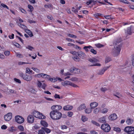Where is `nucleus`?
<instances>
[{"label":"nucleus","mask_w":134,"mask_h":134,"mask_svg":"<svg viewBox=\"0 0 134 134\" xmlns=\"http://www.w3.org/2000/svg\"><path fill=\"white\" fill-rule=\"evenodd\" d=\"M122 45L120 42L116 41L114 43V49L112 51V52L114 56H117L119 54Z\"/></svg>","instance_id":"1"},{"label":"nucleus","mask_w":134,"mask_h":134,"mask_svg":"<svg viewBox=\"0 0 134 134\" xmlns=\"http://www.w3.org/2000/svg\"><path fill=\"white\" fill-rule=\"evenodd\" d=\"M51 118L54 120H57L60 119L62 117V114L59 111L52 110L50 113Z\"/></svg>","instance_id":"2"},{"label":"nucleus","mask_w":134,"mask_h":134,"mask_svg":"<svg viewBox=\"0 0 134 134\" xmlns=\"http://www.w3.org/2000/svg\"><path fill=\"white\" fill-rule=\"evenodd\" d=\"M33 114L35 117L40 119H43L46 118V116L44 115L37 111H34Z\"/></svg>","instance_id":"3"},{"label":"nucleus","mask_w":134,"mask_h":134,"mask_svg":"<svg viewBox=\"0 0 134 134\" xmlns=\"http://www.w3.org/2000/svg\"><path fill=\"white\" fill-rule=\"evenodd\" d=\"M19 75L24 79L27 81H30L32 79V76L30 75H28L26 74H24L23 73H21L19 74Z\"/></svg>","instance_id":"4"},{"label":"nucleus","mask_w":134,"mask_h":134,"mask_svg":"<svg viewBox=\"0 0 134 134\" xmlns=\"http://www.w3.org/2000/svg\"><path fill=\"white\" fill-rule=\"evenodd\" d=\"M102 129L105 132H109L111 129L110 126L108 124H102L101 127Z\"/></svg>","instance_id":"5"},{"label":"nucleus","mask_w":134,"mask_h":134,"mask_svg":"<svg viewBox=\"0 0 134 134\" xmlns=\"http://www.w3.org/2000/svg\"><path fill=\"white\" fill-rule=\"evenodd\" d=\"M124 130L127 134H134V127L132 126H127Z\"/></svg>","instance_id":"6"},{"label":"nucleus","mask_w":134,"mask_h":134,"mask_svg":"<svg viewBox=\"0 0 134 134\" xmlns=\"http://www.w3.org/2000/svg\"><path fill=\"white\" fill-rule=\"evenodd\" d=\"M83 48L87 52H88L90 51L92 53L94 54H97L96 51L91 46H85L83 47Z\"/></svg>","instance_id":"7"},{"label":"nucleus","mask_w":134,"mask_h":134,"mask_svg":"<svg viewBox=\"0 0 134 134\" xmlns=\"http://www.w3.org/2000/svg\"><path fill=\"white\" fill-rule=\"evenodd\" d=\"M62 85L65 86L69 87V86H70L74 87H78V86L76 84L72 83L70 81H65L64 82H62Z\"/></svg>","instance_id":"8"},{"label":"nucleus","mask_w":134,"mask_h":134,"mask_svg":"<svg viewBox=\"0 0 134 134\" xmlns=\"http://www.w3.org/2000/svg\"><path fill=\"white\" fill-rule=\"evenodd\" d=\"M15 121L18 123L21 124L23 123L24 121V118L22 116L17 115L15 116Z\"/></svg>","instance_id":"9"},{"label":"nucleus","mask_w":134,"mask_h":134,"mask_svg":"<svg viewBox=\"0 0 134 134\" xmlns=\"http://www.w3.org/2000/svg\"><path fill=\"white\" fill-rule=\"evenodd\" d=\"M62 108V107L59 105H54L52 106L51 109L52 110L59 111Z\"/></svg>","instance_id":"10"},{"label":"nucleus","mask_w":134,"mask_h":134,"mask_svg":"<svg viewBox=\"0 0 134 134\" xmlns=\"http://www.w3.org/2000/svg\"><path fill=\"white\" fill-rule=\"evenodd\" d=\"M5 120L7 121L10 120L12 118V114L9 113L5 115L4 116Z\"/></svg>","instance_id":"11"},{"label":"nucleus","mask_w":134,"mask_h":134,"mask_svg":"<svg viewBox=\"0 0 134 134\" xmlns=\"http://www.w3.org/2000/svg\"><path fill=\"white\" fill-rule=\"evenodd\" d=\"M110 66L104 67L103 68L99 71L98 74L99 75H102L104 74L105 71L107 70L110 67Z\"/></svg>","instance_id":"12"},{"label":"nucleus","mask_w":134,"mask_h":134,"mask_svg":"<svg viewBox=\"0 0 134 134\" xmlns=\"http://www.w3.org/2000/svg\"><path fill=\"white\" fill-rule=\"evenodd\" d=\"M27 122L29 123H32L34 122V119L31 115H30L28 116L27 118Z\"/></svg>","instance_id":"13"},{"label":"nucleus","mask_w":134,"mask_h":134,"mask_svg":"<svg viewBox=\"0 0 134 134\" xmlns=\"http://www.w3.org/2000/svg\"><path fill=\"white\" fill-rule=\"evenodd\" d=\"M117 118V115L115 114H113L109 116V119L111 120H113L116 119Z\"/></svg>","instance_id":"14"},{"label":"nucleus","mask_w":134,"mask_h":134,"mask_svg":"<svg viewBox=\"0 0 134 134\" xmlns=\"http://www.w3.org/2000/svg\"><path fill=\"white\" fill-rule=\"evenodd\" d=\"M78 55L80 58L84 59L86 57V55L85 53L81 51H80L78 52Z\"/></svg>","instance_id":"15"},{"label":"nucleus","mask_w":134,"mask_h":134,"mask_svg":"<svg viewBox=\"0 0 134 134\" xmlns=\"http://www.w3.org/2000/svg\"><path fill=\"white\" fill-rule=\"evenodd\" d=\"M133 28V26H131L130 27H128L127 29V31L125 32L127 33L129 35H131L132 34V31Z\"/></svg>","instance_id":"16"},{"label":"nucleus","mask_w":134,"mask_h":134,"mask_svg":"<svg viewBox=\"0 0 134 134\" xmlns=\"http://www.w3.org/2000/svg\"><path fill=\"white\" fill-rule=\"evenodd\" d=\"M72 106L69 105L65 106L63 107V109L64 110H70L72 109Z\"/></svg>","instance_id":"17"},{"label":"nucleus","mask_w":134,"mask_h":134,"mask_svg":"<svg viewBox=\"0 0 134 134\" xmlns=\"http://www.w3.org/2000/svg\"><path fill=\"white\" fill-rule=\"evenodd\" d=\"M98 121L101 123H105L106 122V116H104L99 118Z\"/></svg>","instance_id":"18"},{"label":"nucleus","mask_w":134,"mask_h":134,"mask_svg":"<svg viewBox=\"0 0 134 134\" xmlns=\"http://www.w3.org/2000/svg\"><path fill=\"white\" fill-rule=\"evenodd\" d=\"M98 105V103L96 102H93L91 103L90 106L91 109H93L96 107Z\"/></svg>","instance_id":"19"},{"label":"nucleus","mask_w":134,"mask_h":134,"mask_svg":"<svg viewBox=\"0 0 134 134\" xmlns=\"http://www.w3.org/2000/svg\"><path fill=\"white\" fill-rule=\"evenodd\" d=\"M78 69L76 68L75 67H73L71 68L69 71L70 72H71L74 73H76L77 72H76L77 71H78Z\"/></svg>","instance_id":"20"},{"label":"nucleus","mask_w":134,"mask_h":134,"mask_svg":"<svg viewBox=\"0 0 134 134\" xmlns=\"http://www.w3.org/2000/svg\"><path fill=\"white\" fill-rule=\"evenodd\" d=\"M41 124L44 127H47L48 126V124L47 123V122L45 121L41 120Z\"/></svg>","instance_id":"21"},{"label":"nucleus","mask_w":134,"mask_h":134,"mask_svg":"<svg viewBox=\"0 0 134 134\" xmlns=\"http://www.w3.org/2000/svg\"><path fill=\"white\" fill-rule=\"evenodd\" d=\"M41 129L44 131H45L47 133H49L51 132V130L47 128L43 127H42Z\"/></svg>","instance_id":"22"},{"label":"nucleus","mask_w":134,"mask_h":134,"mask_svg":"<svg viewBox=\"0 0 134 134\" xmlns=\"http://www.w3.org/2000/svg\"><path fill=\"white\" fill-rule=\"evenodd\" d=\"M86 107V106L85 104H82L78 108V110H81Z\"/></svg>","instance_id":"23"},{"label":"nucleus","mask_w":134,"mask_h":134,"mask_svg":"<svg viewBox=\"0 0 134 134\" xmlns=\"http://www.w3.org/2000/svg\"><path fill=\"white\" fill-rule=\"evenodd\" d=\"M88 60L92 63H94L97 62L98 61V59L94 58H93L91 59H88Z\"/></svg>","instance_id":"24"},{"label":"nucleus","mask_w":134,"mask_h":134,"mask_svg":"<svg viewBox=\"0 0 134 134\" xmlns=\"http://www.w3.org/2000/svg\"><path fill=\"white\" fill-rule=\"evenodd\" d=\"M126 122L127 124L128 125H130L133 123V120L131 119H129L126 120Z\"/></svg>","instance_id":"25"},{"label":"nucleus","mask_w":134,"mask_h":134,"mask_svg":"<svg viewBox=\"0 0 134 134\" xmlns=\"http://www.w3.org/2000/svg\"><path fill=\"white\" fill-rule=\"evenodd\" d=\"M111 60V59L110 57L108 56H107L105 58V63H107L110 61Z\"/></svg>","instance_id":"26"},{"label":"nucleus","mask_w":134,"mask_h":134,"mask_svg":"<svg viewBox=\"0 0 134 134\" xmlns=\"http://www.w3.org/2000/svg\"><path fill=\"white\" fill-rule=\"evenodd\" d=\"M54 98L55 99L58 98L59 99H62L63 98V97L62 96H60L59 95L57 94H55L54 96Z\"/></svg>","instance_id":"27"},{"label":"nucleus","mask_w":134,"mask_h":134,"mask_svg":"<svg viewBox=\"0 0 134 134\" xmlns=\"http://www.w3.org/2000/svg\"><path fill=\"white\" fill-rule=\"evenodd\" d=\"M18 25L21 28L26 30L27 27L25 25L22 24L20 23H19L18 24Z\"/></svg>","instance_id":"28"},{"label":"nucleus","mask_w":134,"mask_h":134,"mask_svg":"<svg viewBox=\"0 0 134 134\" xmlns=\"http://www.w3.org/2000/svg\"><path fill=\"white\" fill-rule=\"evenodd\" d=\"M72 58L76 62H79L80 60L79 58L77 55L73 57Z\"/></svg>","instance_id":"29"},{"label":"nucleus","mask_w":134,"mask_h":134,"mask_svg":"<svg viewBox=\"0 0 134 134\" xmlns=\"http://www.w3.org/2000/svg\"><path fill=\"white\" fill-rule=\"evenodd\" d=\"M18 129L21 131H23L24 130V128L23 126L20 125L18 126Z\"/></svg>","instance_id":"30"},{"label":"nucleus","mask_w":134,"mask_h":134,"mask_svg":"<svg viewBox=\"0 0 134 134\" xmlns=\"http://www.w3.org/2000/svg\"><path fill=\"white\" fill-rule=\"evenodd\" d=\"M92 109H91V108L86 109L85 110L86 113L87 114H89L92 111Z\"/></svg>","instance_id":"31"},{"label":"nucleus","mask_w":134,"mask_h":134,"mask_svg":"<svg viewBox=\"0 0 134 134\" xmlns=\"http://www.w3.org/2000/svg\"><path fill=\"white\" fill-rule=\"evenodd\" d=\"M91 122L93 124L96 125L97 126H100L99 124L97 122L95 121L94 120H92L91 121Z\"/></svg>","instance_id":"32"},{"label":"nucleus","mask_w":134,"mask_h":134,"mask_svg":"<svg viewBox=\"0 0 134 134\" xmlns=\"http://www.w3.org/2000/svg\"><path fill=\"white\" fill-rule=\"evenodd\" d=\"M26 30L28 32L27 33H28V34L30 37H32L33 36L32 33L30 30L28 29H27Z\"/></svg>","instance_id":"33"},{"label":"nucleus","mask_w":134,"mask_h":134,"mask_svg":"<svg viewBox=\"0 0 134 134\" xmlns=\"http://www.w3.org/2000/svg\"><path fill=\"white\" fill-rule=\"evenodd\" d=\"M87 118L85 116H82L81 120L83 122H85L87 120Z\"/></svg>","instance_id":"34"},{"label":"nucleus","mask_w":134,"mask_h":134,"mask_svg":"<svg viewBox=\"0 0 134 134\" xmlns=\"http://www.w3.org/2000/svg\"><path fill=\"white\" fill-rule=\"evenodd\" d=\"M120 2L126 4H129V2L126 0H118Z\"/></svg>","instance_id":"35"},{"label":"nucleus","mask_w":134,"mask_h":134,"mask_svg":"<svg viewBox=\"0 0 134 134\" xmlns=\"http://www.w3.org/2000/svg\"><path fill=\"white\" fill-rule=\"evenodd\" d=\"M28 8L30 9V10L29 11L30 12H32L34 9L33 7L30 4H29L28 5Z\"/></svg>","instance_id":"36"},{"label":"nucleus","mask_w":134,"mask_h":134,"mask_svg":"<svg viewBox=\"0 0 134 134\" xmlns=\"http://www.w3.org/2000/svg\"><path fill=\"white\" fill-rule=\"evenodd\" d=\"M42 76L43 78H48L50 76L49 75H48L46 74H44L43 73H42Z\"/></svg>","instance_id":"37"},{"label":"nucleus","mask_w":134,"mask_h":134,"mask_svg":"<svg viewBox=\"0 0 134 134\" xmlns=\"http://www.w3.org/2000/svg\"><path fill=\"white\" fill-rule=\"evenodd\" d=\"M100 110V108H97L94 110L93 112L95 114H97Z\"/></svg>","instance_id":"38"},{"label":"nucleus","mask_w":134,"mask_h":134,"mask_svg":"<svg viewBox=\"0 0 134 134\" xmlns=\"http://www.w3.org/2000/svg\"><path fill=\"white\" fill-rule=\"evenodd\" d=\"M29 91L31 92V93L35 94L36 93V91L35 90L32 88H30L29 89Z\"/></svg>","instance_id":"39"},{"label":"nucleus","mask_w":134,"mask_h":134,"mask_svg":"<svg viewBox=\"0 0 134 134\" xmlns=\"http://www.w3.org/2000/svg\"><path fill=\"white\" fill-rule=\"evenodd\" d=\"M113 130L118 132H119L121 131V129L119 127H114L113 128Z\"/></svg>","instance_id":"40"},{"label":"nucleus","mask_w":134,"mask_h":134,"mask_svg":"<svg viewBox=\"0 0 134 134\" xmlns=\"http://www.w3.org/2000/svg\"><path fill=\"white\" fill-rule=\"evenodd\" d=\"M31 69H32L33 70H34V71L37 73H39L40 72V70L39 69L37 68H35L34 67H32L31 68Z\"/></svg>","instance_id":"41"},{"label":"nucleus","mask_w":134,"mask_h":134,"mask_svg":"<svg viewBox=\"0 0 134 134\" xmlns=\"http://www.w3.org/2000/svg\"><path fill=\"white\" fill-rule=\"evenodd\" d=\"M108 109L106 108H104L102 110V113L103 114L106 113L108 111Z\"/></svg>","instance_id":"42"},{"label":"nucleus","mask_w":134,"mask_h":134,"mask_svg":"<svg viewBox=\"0 0 134 134\" xmlns=\"http://www.w3.org/2000/svg\"><path fill=\"white\" fill-rule=\"evenodd\" d=\"M48 79H49V80L51 82H55L57 81V80L56 79H55V78L53 79V78H50V77H49V78Z\"/></svg>","instance_id":"43"},{"label":"nucleus","mask_w":134,"mask_h":134,"mask_svg":"<svg viewBox=\"0 0 134 134\" xmlns=\"http://www.w3.org/2000/svg\"><path fill=\"white\" fill-rule=\"evenodd\" d=\"M96 47L98 48H100L104 46V45L100 43L96 44H95Z\"/></svg>","instance_id":"44"},{"label":"nucleus","mask_w":134,"mask_h":134,"mask_svg":"<svg viewBox=\"0 0 134 134\" xmlns=\"http://www.w3.org/2000/svg\"><path fill=\"white\" fill-rule=\"evenodd\" d=\"M26 49H29L30 51H32V49H34V47L30 46L29 45L26 47Z\"/></svg>","instance_id":"45"},{"label":"nucleus","mask_w":134,"mask_h":134,"mask_svg":"<svg viewBox=\"0 0 134 134\" xmlns=\"http://www.w3.org/2000/svg\"><path fill=\"white\" fill-rule=\"evenodd\" d=\"M13 44L16 47L20 48V45L18 43L16 42H14L13 43Z\"/></svg>","instance_id":"46"},{"label":"nucleus","mask_w":134,"mask_h":134,"mask_svg":"<svg viewBox=\"0 0 134 134\" xmlns=\"http://www.w3.org/2000/svg\"><path fill=\"white\" fill-rule=\"evenodd\" d=\"M52 5L51 4H49L48 5H45L44 6V7L46 8H50L52 7Z\"/></svg>","instance_id":"47"},{"label":"nucleus","mask_w":134,"mask_h":134,"mask_svg":"<svg viewBox=\"0 0 134 134\" xmlns=\"http://www.w3.org/2000/svg\"><path fill=\"white\" fill-rule=\"evenodd\" d=\"M67 35L71 38H73L74 37L75 38H77V37L72 34H67Z\"/></svg>","instance_id":"48"},{"label":"nucleus","mask_w":134,"mask_h":134,"mask_svg":"<svg viewBox=\"0 0 134 134\" xmlns=\"http://www.w3.org/2000/svg\"><path fill=\"white\" fill-rule=\"evenodd\" d=\"M102 15V14L98 13H96L94 14V16L97 18H98V16H101Z\"/></svg>","instance_id":"49"},{"label":"nucleus","mask_w":134,"mask_h":134,"mask_svg":"<svg viewBox=\"0 0 134 134\" xmlns=\"http://www.w3.org/2000/svg\"><path fill=\"white\" fill-rule=\"evenodd\" d=\"M14 81L17 83H21V81L19 79L15 78L14 79Z\"/></svg>","instance_id":"50"},{"label":"nucleus","mask_w":134,"mask_h":134,"mask_svg":"<svg viewBox=\"0 0 134 134\" xmlns=\"http://www.w3.org/2000/svg\"><path fill=\"white\" fill-rule=\"evenodd\" d=\"M1 5L2 6V7H3L4 8H6L8 9H9V7L7 6L6 5H5L3 3H1Z\"/></svg>","instance_id":"51"},{"label":"nucleus","mask_w":134,"mask_h":134,"mask_svg":"<svg viewBox=\"0 0 134 134\" xmlns=\"http://www.w3.org/2000/svg\"><path fill=\"white\" fill-rule=\"evenodd\" d=\"M38 134H45L44 132L42 129L38 131Z\"/></svg>","instance_id":"52"},{"label":"nucleus","mask_w":134,"mask_h":134,"mask_svg":"<svg viewBox=\"0 0 134 134\" xmlns=\"http://www.w3.org/2000/svg\"><path fill=\"white\" fill-rule=\"evenodd\" d=\"M10 52L8 51H6L4 52L5 55L7 56H8L10 54Z\"/></svg>","instance_id":"53"},{"label":"nucleus","mask_w":134,"mask_h":134,"mask_svg":"<svg viewBox=\"0 0 134 134\" xmlns=\"http://www.w3.org/2000/svg\"><path fill=\"white\" fill-rule=\"evenodd\" d=\"M66 40L68 41L72 42H73L74 43H75L74 41V40L71 39L70 38H66Z\"/></svg>","instance_id":"54"},{"label":"nucleus","mask_w":134,"mask_h":134,"mask_svg":"<svg viewBox=\"0 0 134 134\" xmlns=\"http://www.w3.org/2000/svg\"><path fill=\"white\" fill-rule=\"evenodd\" d=\"M37 85L38 87H41V86L42 85V83H41L40 81H38Z\"/></svg>","instance_id":"55"},{"label":"nucleus","mask_w":134,"mask_h":134,"mask_svg":"<svg viewBox=\"0 0 134 134\" xmlns=\"http://www.w3.org/2000/svg\"><path fill=\"white\" fill-rule=\"evenodd\" d=\"M42 73H40L39 74H37L36 75H35V77H39L40 78L41 77H42Z\"/></svg>","instance_id":"56"},{"label":"nucleus","mask_w":134,"mask_h":134,"mask_svg":"<svg viewBox=\"0 0 134 134\" xmlns=\"http://www.w3.org/2000/svg\"><path fill=\"white\" fill-rule=\"evenodd\" d=\"M46 86V84L44 83H42V85L41 86V87H42L43 89L45 90Z\"/></svg>","instance_id":"57"},{"label":"nucleus","mask_w":134,"mask_h":134,"mask_svg":"<svg viewBox=\"0 0 134 134\" xmlns=\"http://www.w3.org/2000/svg\"><path fill=\"white\" fill-rule=\"evenodd\" d=\"M60 127L61 129L63 130L64 129H66L68 128V127L65 125H62Z\"/></svg>","instance_id":"58"},{"label":"nucleus","mask_w":134,"mask_h":134,"mask_svg":"<svg viewBox=\"0 0 134 134\" xmlns=\"http://www.w3.org/2000/svg\"><path fill=\"white\" fill-rule=\"evenodd\" d=\"M16 54L17 57L19 58H21L23 57V56L21 54H18V53H16Z\"/></svg>","instance_id":"59"},{"label":"nucleus","mask_w":134,"mask_h":134,"mask_svg":"<svg viewBox=\"0 0 134 134\" xmlns=\"http://www.w3.org/2000/svg\"><path fill=\"white\" fill-rule=\"evenodd\" d=\"M4 58L5 56L3 55V54L0 53V59H3Z\"/></svg>","instance_id":"60"},{"label":"nucleus","mask_w":134,"mask_h":134,"mask_svg":"<svg viewBox=\"0 0 134 134\" xmlns=\"http://www.w3.org/2000/svg\"><path fill=\"white\" fill-rule=\"evenodd\" d=\"M78 52H77L75 51H71V53L74 55H78Z\"/></svg>","instance_id":"61"},{"label":"nucleus","mask_w":134,"mask_h":134,"mask_svg":"<svg viewBox=\"0 0 134 134\" xmlns=\"http://www.w3.org/2000/svg\"><path fill=\"white\" fill-rule=\"evenodd\" d=\"M20 10L21 11V12L23 13L24 14H26V12L25 11V10L23 8H21L20 9Z\"/></svg>","instance_id":"62"},{"label":"nucleus","mask_w":134,"mask_h":134,"mask_svg":"<svg viewBox=\"0 0 134 134\" xmlns=\"http://www.w3.org/2000/svg\"><path fill=\"white\" fill-rule=\"evenodd\" d=\"M28 22H29L30 24H31L32 23H36V21H34L32 20H30V19H29L28 20Z\"/></svg>","instance_id":"63"},{"label":"nucleus","mask_w":134,"mask_h":134,"mask_svg":"<svg viewBox=\"0 0 134 134\" xmlns=\"http://www.w3.org/2000/svg\"><path fill=\"white\" fill-rule=\"evenodd\" d=\"M68 116L69 117H71L73 115V113L71 112H69L68 113Z\"/></svg>","instance_id":"64"}]
</instances>
